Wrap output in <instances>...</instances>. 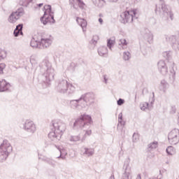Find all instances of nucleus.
Listing matches in <instances>:
<instances>
[{"label": "nucleus", "instance_id": "31", "mask_svg": "<svg viewBox=\"0 0 179 179\" xmlns=\"http://www.w3.org/2000/svg\"><path fill=\"white\" fill-rule=\"evenodd\" d=\"M99 36L95 35L92 37V39L90 41V43L91 45H92V50L94 49V47H96V45L97 44V41H99Z\"/></svg>", "mask_w": 179, "mask_h": 179}, {"label": "nucleus", "instance_id": "39", "mask_svg": "<svg viewBox=\"0 0 179 179\" xmlns=\"http://www.w3.org/2000/svg\"><path fill=\"white\" fill-rule=\"evenodd\" d=\"M76 1L78 3L79 8H80V9H84L85 6H86V4L85 3V2H83L82 0H76Z\"/></svg>", "mask_w": 179, "mask_h": 179}, {"label": "nucleus", "instance_id": "23", "mask_svg": "<svg viewBox=\"0 0 179 179\" xmlns=\"http://www.w3.org/2000/svg\"><path fill=\"white\" fill-rule=\"evenodd\" d=\"M82 152H83V155L84 156H87V157H90V156H93L94 155V148H84L82 150Z\"/></svg>", "mask_w": 179, "mask_h": 179}, {"label": "nucleus", "instance_id": "21", "mask_svg": "<svg viewBox=\"0 0 179 179\" xmlns=\"http://www.w3.org/2000/svg\"><path fill=\"white\" fill-rule=\"evenodd\" d=\"M30 44L33 48H40V36H34L31 40Z\"/></svg>", "mask_w": 179, "mask_h": 179}, {"label": "nucleus", "instance_id": "22", "mask_svg": "<svg viewBox=\"0 0 179 179\" xmlns=\"http://www.w3.org/2000/svg\"><path fill=\"white\" fill-rule=\"evenodd\" d=\"M76 22L83 29V31H86V27H87V21L86 20L77 17Z\"/></svg>", "mask_w": 179, "mask_h": 179}, {"label": "nucleus", "instance_id": "14", "mask_svg": "<svg viewBox=\"0 0 179 179\" xmlns=\"http://www.w3.org/2000/svg\"><path fill=\"white\" fill-rule=\"evenodd\" d=\"M24 15V10L23 8H18L15 12H13L10 14L8 18V22L10 23H16L17 20Z\"/></svg>", "mask_w": 179, "mask_h": 179}, {"label": "nucleus", "instance_id": "6", "mask_svg": "<svg viewBox=\"0 0 179 179\" xmlns=\"http://www.w3.org/2000/svg\"><path fill=\"white\" fill-rule=\"evenodd\" d=\"M45 12L43 17H41V22L45 25L48 23H55L54 19V12H52L51 5H45L43 7Z\"/></svg>", "mask_w": 179, "mask_h": 179}, {"label": "nucleus", "instance_id": "2", "mask_svg": "<svg viewBox=\"0 0 179 179\" xmlns=\"http://www.w3.org/2000/svg\"><path fill=\"white\" fill-rule=\"evenodd\" d=\"M52 124L54 130L48 134V138L52 142H58L66 129V124L61 120H54Z\"/></svg>", "mask_w": 179, "mask_h": 179}, {"label": "nucleus", "instance_id": "49", "mask_svg": "<svg viewBox=\"0 0 179 179\" xmlns=\"http://www.w3.org/2000/svg\"><path fill=\"white\" fill-rule=\"evenodd\" d=\"M136 179H142V176H141V174H138L137 176Z\"/></svg>", "mask_w": 179, "mask_h": 179}, {"label": "nucleus", "instance_id": "50", "mask_svg": "<svg viewBox=\"0 0 179 179\" xmlns=\"http://www.w3.org/2000/svg\"><path fill=\"white\" fill-rule=\"evenodd\" d=\"M44 4L43 3H41L39 4H38V8H41V6H43Z\"/></svg>", "mask_w": 179, "mask_h": 179}, {"label": "nucleus", "instance_id": "57", "mask_svg": "<svg viewBox=\"0 0 179 179\" xmlns=\"http://www.w3.org/2000/svg\"><path fill=\"white\" fill-rule=\"evenodd\" d=\"M135 99H136V96H135Z\"/></svg>", "mask_w": 179, "mask_h": 179}, {"label": "nucleus", "instance_id": "18", "mask_svg": "<svg viewBox=\"0 0 179 179\" xmlns=\"http://www.w3.org/2000/svg\"><path fill=\"white\" fill-rule=\"evenodd\" d=\"M124 173L122 174V179H132V176H131V167L129 166V164H124Z\"/></svg>", "mask_w": 179, "mask_h": 179}, {"label": "nucleus", "instance_id": "46", "mask_svg": "<svg viewBox=\"0 0 179 179\" xmlns=\"http://www.w3.org/2000/svg\"><path fill=\"white\" fill-rule=\"evenodd\" d=\"M138 141V134H133V142H136Z\"/></svg>", "mask_w": 179, "mask_h": 179}, {"label": "nucleus", "instance_id": "16", "mask_svg": "<svg viewBox=\"0 0 179 179\" xmlns=\"http://www.w3.org/2000/svg\"><path fill=\"white\" fill-rule=\"evenodd\" d=\"M141 36H143L144 40L148 41L150 44L153 41V34L148 29H144L141 31Z\"/></svg>", "mask_w": 179, "mask_h": 179}, {"label": "nucleus", "instance_id": "29", "mask_svg": "<svg viewBox=\"0 0 179 179\" xmlns=\"http://www.w3.org/2000/svg\"><path fill=\"white\" fill-rule=\"evenodd\" d=\"M69 142L75 143L76 142H79V141H82V138H80V135H78V136H70L69 137Z\"/></svg>", "mask_w": 179, "mask_h": 179}, {"label": "nucleus", "instance_id": "13", "mask_svg": "<svg viewBox=\"0 0 179 179\" xmlns=\"http://www.w3.org/2000/svg\"><path fill=\"white\" fill-rule=\"evenodd\" d=\"M22 129H24L29 134H34L37 131V127L34 122L31 120H27L23 124Z\"/></svg>", "mask_w": 179, "mask_h": 179}, {"label": "nucleus", "instance_id": "30", "mask_svg": "<svg viewBox=\"0 0 179 179\" xmlns=\"http://www.w3.org/2000/svg\"><path fill=\"white\" fill-rule=\"evenodd\" d=\"M93 3L95 5V6H96V8H101L105 6L106 2V0H98L97 2L93 1Z\"/></svg>", "mask_w": 179, "mask_h": 179}, {"label": "nucleus", "instance_id": "1", "mask_svg": "<svg viewBox=\"0 0 179 179\" xmlns=\"http://www.w3.org/2000/svg\"><path fill=\"white\" fill-rule=\"evenodd\" d=\"M43 83L50 85V82L54 80L55 76V70L52 68L51 62L47 59H45L36 69L35 73H38Z\"/></svg>", "mask_w": 179, "mask_h": 179}, {"label": "nucleus", "instance_id": "45", "mask_svg": "<svg viewBox=\"0 0 179 179\" xmlns=\"http://www.w3.org/2000/svg\"><path fill=\"white\" fill-rule=\"evenodd\" d=\"M3 68H5V64H0V75L1 73H3Z\"/></svg>", "mask_w": 179, "mask_h": 179}, {"label": "nucleus", "instance_id": "7", "mask_svg": "<svg viewBox=\"0 0 179 179\" xmlns=\"http://www.w3.org/2000/svg\"><path fill=\"white\" fill-rule=\"evenodd\" d=\"M12 152V145L8 140H4L0 145V163H3Z\"/></svg>", "mask_w": 179, "mask_h": 179}, {"label": "nucleus", "instance_id": "28", "mask_svg": "<svg viewBox=\"0 0 179 179\" xmlns=\"http://www.w3.org/2000/svg\"><path fill=\"white\" fill-rule=\"evenodd\" d=\"M42 160L45 162V163H48V164L52 167H55V166H57V162L51 158H43Z\"/></svg>", "mask_w": 179, "mask_h": 179}, {"label": "nucleus", "instance_id": "9", "mask_svg": "<svg viewBox=\"0 0 179 179\" xmlns=\"http://www.w3.org/2000/svg\"><path fill=\"white\" fill-rule=\"evenodd\" d=\"M81 102L83 103V108H86L89 106H92L94 103V94L92 92H88L81 95L80 97Z\"/></svg>", "mask_w": 179, "mask_h": 179}, {"label": "nucleus", "instance_id": "11", "mask_svg": "<svg viewBox=\"0 0 179 179\" xmlns=\"http://www.w3.org/2000/svg\"><path fill=\"white\" fill-rule=\"evenodd\" d=\"M54 38L51 35L48 36H39L40 45L39 48L41 50H44V48H48L52 44Z\"/></svg>", "mask_w": 179, "mask_h": 179}, {"label": "nucleus", "instance_id": "58", "mask_svg": "<svg viewBox=\"0 0 179 179\" xmlns=\"http://www.w3.org/2000/svg\"><path fill=\"white\" fill-rule=\"evenodd\" d=\"M157 179H162V178H157Z\"/></svg>", "mask_w": 179, "mask_h": 179}, {"label": "nucleus", "instance_id": "3", "mask_svg": "<svg viewBox=\"0 0 179 179\" xmlns=\"http://www.w3.org/2000/svg\"><path fill=\"white\" fill-rule=\"evenodd\" d=\"M56 90L58 93H61L62 94H68V96H71V94L75 93L76 88L72 83H69L68 80L64 78H60L57 80Z\"/></svg>", "mask_w": 179, "mask_h": 179}, {"label": "nucleus", "instance_id": "38", "mask_svg": "<svg viewBox=\"0 0 179 179\" xmlns=\"http://www.w3.org/2000/svg\"><path fill=\"white\" fill-rule=\"evenodd\" d=\"M6 58V51L0 50V61Z\"/></svg>", "mask_w": 179, "mask_h": 179}, {"label": "nucleus", "instance_id": "54", "mask_svg": "<svg viewBox=\"0 0 179 179\" xmlns=\"http://www.w3.org/2000/svg\"><path fill=\"white\" fill-rule=\"evenodd\" d=\"M104 79H105V80H106V82L107 83V80H108V79L107 78H106H106H104Z\"/></svg>", "mask_w": 179, "mask_h": 179}, {"label": "nucleus", "instance_id": "37", "mask_svg": "<svg viewBox=\"0 0 179 179\" xmlns=\"http://www.w3.org/2000/svg\"><path fill=\"white\" fill-rule=\"evenodd\" d=\"M147 108H149V103L144 102L143 104H141V110L142 111H145Z\"/></svg>", "mask_w": 179, "mask_h": 179}, {"label": "nucleus", "instance_id": "4", "mask_svg": "<svg viewBox=\"0 0 179 179\" xmlns=\"http://www.w3.org/2000/svg\"><path fill=\"white\" fill-rule=\"evenodd\" d=\"M155 13L156 15H159L160 17L164 20H167L169 17H170L171 20H174V14H173L169 6L164 3L162 4L161 8L156 6Z\"/></svg>", "mask_w": 179, "mask_h": 179}, {"label": "nucleus", "instance_id": "15", "mask_svg": "<svg viewBox=\"0 0 179 179\" xmlns=\"http://www.w3.org/2000/svg\"><path fill=\"white\" fill-rule=\"evenodd\" d=\"M157 69L162 76H167V75H169V67L164 60H159L157 62Z\"/></svg>", "mask_w": 179, "mask_h": 179}, {"label": "nucleus", "instance_id": "34", "mask_svg": "<svg viewBox=\"0 0 179 179\" xmlns=\"http://www.w3.org/2000/svg\"><path fill=\"white\" fill-rule=\"evenodd\" d=\"M122 59L124 61H129L131 59V53L128 51L124 52Z\"/></svg>", "mask_w": 179, "mask_h": 179}, {"label": "nucleus", "instance_id": "35", "mask_svg": "<svg viewBox=\"0 0 179 179\" xmlns=\"http://www.w3.org/2000/svg\"><path fill=\"white\" fill-rule=\"evenodd\" d=\"M114 44H115V41L114 39H108L107 47L109 50H111V48H113Z\"/></svg>", "mask_w": 179, "mask_h": 179}, {"label": "nucleus", "instance_id": "48", "mask_svg": "<svg viewBox=\"0 0 179 179\" xmlns=\"http://www.w3.org/2000/svg\"><path fill=\"white\" fill-rule=\"evenodd\" d=\"M98 22L100 23V24H103V19L102 18H99Z\"/></svg>", "mask_w": 179, "mask_h": 179}, {"label": "nucleus", "instance_id": "44", "mask_svg": "<svg viewBox=\"0 0 179 179\" xmlns=\"http://www.w3.org/2000/svg\"><path fill=\"white\" fill-rule=\"evenodd\" d=\"M117 106H122V104H124V103H125V100H124L123 99L120 98L117 101Z\"/></svg>", "mask_w": 179, "mask_h": 179}, {"label": "nucleus", "instance_id": "25", "mask_svg": "<svg viewBox=\"0 0 179 179\" xmlns=\"http://www.w3.org/2000/svg\"><path fill=\"white\" fill-rule=\"evenodd\" d=\"M98 54L100 57H107L108 49L106 46H101L98 48Z\"/></svg>", "mask_w": 179, "mask_h": 179}, {"label": "nucleus", "instance_id": "36", "mask_svg": "<svg viewBox=\"0 0 179 179\" xmlns=\"http://www.w3.org/2000/svg\"><path fill=\"white\" fill-rule=\"evenodd\" d=\"M90 135H92V130L85 131V133L83 137L81 138V142H85V140L86 139V136H90Z\"/></svg>", "mask_w": 179, "mask_h": 179}, {"label": "nucleus", "instance_id": "41", "mask_svg": "<svg viewBox=\"0 0 179 179\" xmlns=\"http://www.w3.org/2000/svg\"><path fill=\"white\" fill-rule=\"evenodd\" d=\"M124 126H125V121H123L122 120H118L117 128H120V127H122V129Z\"/></svg>", "mask_w": 179, "mask_h": 179}, {"label": "nucleus", "instance_id": "10", "mask_svg": "<svg viewBox=\"0 0 179 179\" xmlns=\"http://www.w3.org/2000/svg\"><path fill=\"white\" fill-rule=\"evenodd\" d=\"M162 55L164 58H166V59L168 60V62H169L170 66L171 67V69L169 70V72L171 74L173 79L175 80L176 64H174V62H173V59H171V55H173V52L171 51H165L162 53Z\"/></svg>", "mask_w": 179, "mask_h": 179}, {"label": "nucleus", "instance_id": "33", "mask_svg": "<svg viewBox=\"0 0 179 179\" xmlns=\"http://www.w3.org/2000/svg\"><path fill=\"white\" fill-rule=\"evenodd\" d=\"M157 141H154L152 143H150L149 145H148V150L149 151L150 150H153V149H156V148H157Z\"/></svg>", "mask_w": 179, "mask_h": 179}, {"label": "nucleus", "instance_id": "43", "mask_svg": "<svg viewBox=\"0 0 179 179\" xmlns=\"http://www.w3.org/2000/svg\"><path fill=\"white\" fill-rule=\"evenodd\" d=\"M176 111H177V108H176V106L171 105V110H170V114H176Z\"/></svg>", "mask_w": 179, "mask_h": 179}, {"label": "nucleus", "instance_id": "32", "mask_svg": "<svg viewBox=\"0 0 179 179\" xmlns=\"http://www.w3.org/2000/svg\"><path fill=\"white\" fill-rule=\"evenodd\" d=\"M31 2H33V0H20L19 3L21 6H25V8H27Z\"/></svg>", "mask_w": 179, "mask_h": 179}, {"label": "nucleus", "instance_id": "24", "mask_svg": "<svg viewBox=\"0 0 179 179\" xmlns=\"http://www.w3.org/2000/svg\"><path fill=\"white\" fill-rule=\"evenodd\" d=\"M22 30H23V24H20L17 25V27L13 32L15 37H18L20 34L21 36H23Z\"/></svg>", "mask_w": 179, "mask_h": 179}, {"label": "nucleus", "instance_id": "42", "mask_svg": "<svg viewBox=\"0 0 179 179\" xmlns=\"http://www.w3.org/2000/svg\"><path fill=\"white\" fill-rule=\"evenodd\" d=\"M127 45H128V43H127V40L124 38L120 40L119 45H122L124 47Z\"/></svg>", "mask_w": 179, "mask_h": 179}, {"label": "nucleus", "instance_id": "53", "mask_svg": "<svg viewBox=\"0 0 179 179\" xmlns=\"http://www.w3.org/2000/svg\"><path fill=\"white\" fill-rule=\"evenodd\" d=\"M118 0H111L112 2H117Z\"/></svg>", "mask_w": 179, "mask_h": 179}, {"label": "nucleus", "instance_id": "26", "mask_svg": "<svg viewBox=\"0 0 179 179\" xmlns=\"http://www.w3.org/2000/svg\"><path fill=\"white\" fill-rule=\"evenodd\" d=\"M57 150L60 152V155L57 157V159H65V156H66V152H65V149L62 148V147H59L57 145H55Z\"/></svg>", "mask_w": 179, "mask_h": 179}, {"label": "nucleus", "instance_id": "8", "mask_svg": "<svg viewBox=\"0 0 179 179\" xmlns=\"http://www.w3.org/2000/svg\"><path fill=\"white\" fill-rule=\"evenodd\" d=\"M120 17L121 22L124 23V24L126 23H132L134 20L138 19V17H136V9L122 13L120 15Z\"/></svg>", "mask_w": 179, "mask_h": 179}, {"label": "nucleus", "instance_id": "20", "mask_svg": "<svg viewBox=\"0 0 179 179\" xmlns=\"http://www.w3.org/2000/svg\"><path fill=\"white\" fill-rule=\"evenodd\" d=\"M10 84L6 82V80L2 79L0 80V92H6L9 90Z\"/></svg>", "mask_w": 179, "mask_h": 179}, {"label": "nucleus", "instance_id": "40", "mask_svg": "<svg viewBox=\"0 0 179 179\" xmlns=\"http://www.w3.org/2000/svg\"><path fill=\"white\" fill-rule=\"evenodd\" d=\"M173 152H174V148H173V146H169L166 148V153H167V155H173Z\"/></svg>", "mask_w": 179, "mask_h": 179}, {"label": "nucleus", "instance_id": "56", "mask_svg": "<svg viewBox=\"0 0 179 179\" xmlns=\"http://www.w3.org/2000/svg\"><path fill=\"white\" fill-rule=\"evenodd\" d=\"M38 159H41V157H38Z\"/></svg>", "mask_w": 179, "mask_h": 179}, {"label": "nucleus", "instance_id": "52", "mask_svg": "<svg viewBox=\"0 0 179 179\" xmlns=\"http://www.w3.org/2000/svg\"><path fill=\"white\" fill-rule=\"evenodd\" d=\"M99 17L100 18H101V17H104V15H103V14H102V13H99Z\"/></svg>", "mask_w": 179, "mask_h": 179}, {"label": "nucleus", "instance_id": "19", "mask_svg": "<svg viewBox=\"0 0 179 179\" xmlns=\"http://www.w3.org/2000/svg\"><path fill=\"white\" fill-rule=\"evenodd\" d=\"M80 104H83L80 98L70 101V107L71 108H73V110H78V108H79L80 106Z\"/></svg>", "mask_w": 179, "mask_h": 179}, {"label": "nucleus", "instance_id": "55", "mask_svg": "<svg viewBox=\"0 0 179 179\" xmlns=\"http://www.w3.org/2000/svg\"><path fill=\"white\" fill-rule=\"evenodd\" d=\"M143 55H146V53H145V52H143Z\"/></svg>", "mask_w": 179, "mask_h": 179}, {"label": "nucleus", "instance_id": "12", "mask_svg": "<svg viewBox=\"0 0 179 179\" xmlns=\"http://www.w3.org/2000/svg\"><path fill=\"white\" fill-rule=\"evenodd\" d=\"M168 141L171 145H177L179 142V129L171 130L168 135Z\"/></svg>", "mask_w": 179, "mask_h": 179}, {"label": "nucleus", "instance_id": "17", "mask_svg": "<svg viewBox=\"0 0 179 179\" xmlns=\"http://www.w3.org/2000/svg\"><path fill=\"white\" fill-rule=\"evenodd\" d=\"M165 38H166V41L171 44L173 48H174V47H177V44L178 43V41H179L178 36L166 35Z\"/></svg>", "mask_w": 179, "mask_h": 179}, {"label": "nucleus", "instance_id": "27", "mask_svg": "<svg viewBox=\"0 0 179 179\" xmlns=\"http://www.w3.org/2000/svg\"><path fill=\"white\" fill-rule=\"evenodd\" d=\"M168 87H169V83H167L166 80H161L160 90H162L164 93H166V90H167Z\"/></svg>", "mask_w": 179, "mask_h": 179}, {"label": "nucleus", "instance_id": "51", "mask_svg": "<svg viewBox=\"0 0 179 179\" xmlns=\"http://www.w3.org/2000/svg\"><path fill=\"white\" fill-rule=\"evenodd\" d=\"M109 179H115V178L114 177V174L111 175Z\"/></svg>", "mask_w": 179, "mask_h": 179}, {"label": "nucleus", "instance_id": "47", "mask_svg": "<svg viewBox=\"0 0 179 179\" xmlns=\"http://www.w3.org/2000/svg\"><path fill=\"white\" fill-rule=\"evenodd\" d=\"M122 120V113H120L118 116V121Z\"/></svg>", "mask_w": 179, "mask_h": 179}, {"label": "nucleus", "instance_id": "5", "mask_svg": "<svg viewBox=\"0 0 179 179\" xmlns=\"http://www.w3.org/2000/svg\"><path fill=\"white\" fill-rule=\"evenodd\" d=\"M92 124V116L89 115H81L77 118L73 124V128H89Z\"/></svg>", "mask_w": 179, "mask_h": 179}]
</instances>
